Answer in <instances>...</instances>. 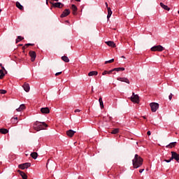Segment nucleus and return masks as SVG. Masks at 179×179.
<instances>
[{"mask_svg": "<svg viewBox=\"0 0 179 179\" xmlns=\"http://www.w3.org/2000/svg\"><path fill=\"white\" fill-rule=\"evenodd\" d=\"M134 169H139L142 164H143V159L138 154H136L134 159L132 160Z\"/></svg>", "mask_w": 179, "mask_h": 179, "instance_id": "obj_1", "label": "nucleus"}, {"mask_svg": "<svg viewBox=\"0 0 179 179\" xmlns=\"http://www.w3.org/2000/svg\"><path fill=\"white\" fill-rule=\"evenodd\" d=\"M34 129L37 131H41V129H45L47 128V124L45 122H36Z\"/></svg>", "mask_w": 179, "mask_h": 179, "instance_id": "obj_2", "label": "nucleus"}, {"mask_svg": "<svg viewBox=\"0 0 179 179\" xmlns=\"http://www.w3.org/2000/svg\"><path fill=\"white\" fill-rule=\"evenodd\" d=\"M150 107H151V111H152V113H156V111H157V109L159 108V103L156 102H152L150 103Z\"/></svg>", "mask_w": 179, "mask_h": 179, "instance_id": "obj_3", "label": "nucleus"}, {"mask_svg": "<svg viewBox=\"0 0 179 179\" xmlns=\"http://www.w3.org/2000/svg\"><path fill=\"white\" fill-rule=\"evenodd\" d=\"M151 51H158L159 52H162V51H164V48L160 45H155L151 48Z\"/></svg>", "mask_w": 179, "mask_h": 179, "instance_id": "obj_4", "label": "nucleus"}, {"mask_svg": "<svg viewBox=\"0 0 179 179\" xmlns=\"http://www.w3.org/2000/svg\"><path fill=\"white\" fill-rule=\"evenodd\" d=\"M31 166V164L29 162H26L24 164H21L18 165V169H20L21 170H25V169H29Z\"/></svg>", "mask_w": 179, "mask_h": 179, "instance_id": "obj_5", "label": "nucleus"}, {"mask_svg": "<svg viewBox=\"0 0 179 179\" xmlns=\"http://www.w3.org/2000/svg\"><path fill=\"white\" fill-rule=\"evenodd\" d=\"M132 96L131 97V101L133 103H139V96L138 94H135L134 92L132 93Z\"/></svg>", "mask_w": 179, "mask_h": 179, "instance_id": "obj_6", "label": "nucleus"}, {"mask_svg": "<svg viewBox=\"0 0 179 179\" xmlns=\"http://www.w3.org/2000/svg\"><path fill=\"white\" fill-rule=\"evenodd\" d=\"M29 56L31 57V62H34V61L36 60V52L31 50L29 51Z\"/></svg>", "mask_w": 179, "mask_h": 179, "instance_id": "obj_7", "label": "nucleus"}, {"mask_svg": "<svg viewBox=\"0 0 179 179\" xmlns=\"http://www.w3.org/2000/svg\"><path fill=\"white\" fill-rule=\"evenodd\" d=\"M70 13H71V10H69V9H66L65 10L63 11L60 17H66V16H68V15H69Z\"/></svg>", "mask_w": 179, "mask_h": 179, "instance_id": "obj_8", "label": "nucleus"}, {"mask_svg": "<svg viewBox=\"0 0 179 179\" xmlns=\"http://www.w3.org/2000/svg\"><path fill=\"white\" fill-rule=\"evenodd\" d=\"M75 134H76V131H75L72 129H69L66 131V135H67V136H69V138H72V136H73V135H75Z\"/></svg>", "mask_w": 179, "mask_h": 179, "instance_id": "obj_9", "label": "nucleus"}, {"mask_svg": "<svg viewBox=\"0 0 179 179\" xmlns=\"http://www.w3.org/2000/svg\"><path fill=\"white\" fill-rule=\"evenodd\" d=\"M50 3H52V6H54L55 8H62V6H64V4H62L60 2H57V3H52V2H50Z\"/></svg>", "mask_w": 179, "mask_h": 179, "instance_id": "obj_10", "label": "nucleus"}, {"mask_svg": "<svg viewBox=\"0 0 179 179\" xmlns=\"http://www.w3.org/2000/svg\"><path fill=\"white\" fill-rule=\"evenodd\" d=\"M172 157H173V159L176 160V162H179L178 154L174 151L171 152Z\"/></svg>", "mask_w": 179, "mask_h": 179, "instance_id": "obj_11", "label": "nucleus"}, {"mask_svg": "<svg viewBox=\"0 0 179 179\" xmlns=\"http://www.w3.org/2000/svg\"><path fill=\"white\" fill-rule=\"evenodd\" d=\"M42 114H50V108L48 107L41 108Z\"/></svg>", "mask_w": 179, "mask_h": 179, "instance_id": "obj_12", "label": "nucleus"}, {"mask_svg": "<svg viewBox=\"0 0 179 179\" xmlns=\"http://www.w3.org/2000/svg\"><path fill=\"white\" fill-rule=\"evenodd\" d=\"M117 80H120V82H125V83L129 84V80L127 78H117Z\"/></svg>", "mask_w": 179, "mask_h": 179, "instance_id": "obj_13", "label": "nucleus"}, {"mask_svg": "<svg viewBox=\"0 0 179 179\" xmlns=\"http://www.w3.org/2000/svg\"><path fill=\"white\" fill-rule=\"evenodd\" d=\"M106 44H107V45H108L109 47H113V48H115V47H116L114 42L111 41L106 42Z\"/></svg>", "mask_w": 179, "mask_h": 179, "instance_id": "obj_14", "label": "nucleus"}, {"mask_svg": "<svg viewBox=\"0 0 179 179\" xmlns=\"http://www.w3.org/2000/svg\"><path fill=\"white\" fill-rule=\"evenodd\" d=\"M159 5L162 9H164V10H168V11L170 10V8L168 6L164 5V3H160Z\"/></svg>", "mask_w": 179, "mask_h": 179, "instance_id": "obj_15", "label": "nucleus"}, {"mask_svg": "<svg viewBox=\"0 0 179 179\" xmlns=\"http://www.w3.org/2000/svg\"><path fill=\"white\" fill-rule=\"evenodd\" d=\"M18 173H20L22 179H27V175H26L24 172L22 171H18Z\"/></svg>", "mask_w": 179, "mask_h": 179, "instance_id": "obj_16", "label": "nucleus"}, {"mask_svg": "<svg viewBox=\"0 0 179 179\" xmlns=\"http://www.w3.org/2000/svg\"><path fill=\"white\" fill-rule=\"evenodd\" d=\"M22 87H23L24 90H30V85L27 83H25L22 85Z\"/></svg>", "mask_w": 179, "mask_h": 179, "instance_id": "obj_17", "label": "nucleus"}, {"mask_svg": "<svg viewBox=\"0 0 179 179\" xmlns=\"http://www.w3.org/2000/svg\"><path fill=\"white\" fill-rule=\"evenodd\" d=\"M71 9H72V10H73V15H76V12L78 11V7H76V6H75V4H73V5L71 6Z\"/></svg>", "mask_w": 179, "mask_h": 179, "instance_id": "obj_18", "label": "nucleus"}, {"mask_svg": "<svg viewBox=\"0 0 179 179\" xmlns=\"http://www.w3.org/2000/svg\"><path fill=\"white\" fill-rule=\"evenodd\" d=\"M113 15V11L111 10V8H108V15H107V19H110L111 17V15Z\"/></svg>", "mask_w": 179, "mask_h": 179, "instance_id": "obj_19", "label": "nucleus"}, {"mask_svg": "<svg viewBox=\"0 0 179 179\" xmlns=\"http://www.w3.org/2000/svg\"><path fill=\"white\" fill-rule=\"evenodd\" d=\"M176 145H177V142L171 143L166 145V148H170V149H171L173 148H176Z\"/></svg>", "mask_w": 179, "mask_h": 179, "instance_id": "obj_20", "label": "nucleus"}, {"mask_svg": "<svg viewBox=\"0 0 179 179\" xmlns=\"http://www.w3.org/2000/svg\"><path fill=\"white\" fill-rule=\"evenodd\" d=\"M15 5H16L17 8H18V9H20V10H23V9H24L23 6H22V4H20V3L19 1H17Z\"/></svg>", "mask_w": 179, "mask_h": 179, "instance_id": "obj_21", "label": "nucleus"}, {"mask_svg": "<svg viewBox=\"0 0 179 179\" xmlns=\"http://www.w3.org/2000/svg\"><path fill=\"white\" fill-rule=\"evenodd\" d=\"M113 72L116 71V72H120V71H125V68L124 67H119V68H115L113 69Z\"/></svg>", "mask_w": 179, "mask_h": 179, "instance_id": "obj_22", "label": "nucleus"}, {"mask_svg": "<svg viewBox=\"0 0 179 179\" xmlns=\"http://www.w3.org/2000/svg\"><path fill=\"white\" fill-rule=\"evenodd\" d=\"M24 108H26V106H24V104H22L18 108L16 109V111L20 112L22 111V110H24Z\"/></svg>", "mask_w": 179, "mask_h": 179, "instance_id": "obj_23", "label": "nucleus"}, {"mask_svg": "<svg viewBox=\"0 0 179 179\" xmlns=\"http://www.w3.org/2000/svg\"><path fill=\"white\" fill-rule=\"evenodd\" d=\"M31 157H32V159H37V157H38V154H37V152H34L31 153Z\"/></svg>", "mask_w": 179, "mask_h": 179, "instance_id": "obj_24", "label": "nucleus"}, {"mask_svg": "<svg viewBox=\"0 0 179 179\" xmlns=\"http://www.w3.org/2000/svg\"><path fill=\"white\" fill-rule=\"evenodd\" d=\"M98 72L97 71H90L89 73H88V76H96L98 75Z\"/></svg>", "mask_w": 179, "mask_h": 179, "instance_id": "obj_25", "label": "nucleus"}, {"mask_svg": "<svg viewBox=\"0 0 179 179\" xmlns=\"http://www.w3.org/2000/svg\"><path fill=\"white\" fill-rule=\"evenodd\" d=\"M99 101L101 108H104V104L103 103V98H101V96L99 97Z\"/></svg>", "mask_w": 179, "mask_h": 179, "instance_id": "obj_26", "label": "nucleus"}, {"mask_svg": "<svg viewBox=\"0 0 179 179\" xmlns=\"http://www.w3.org/2000/svg\"><path fill=\"white\" fill-rule=\"evenodd\" d=\"M9 131L7 129H0V134H3V135L8 134Z\"/></svg>", "mask_w": 179, "mask_h": 179, "instance_id": "obj_27", "label": "nucleus"}, {"mask_svg": "<svg viewBox=\"0 0 179 179\" xmlns=\"http://www.w3.org/2000/svg\"><path fill=\"white\" fill-rule=\"evenodd\" d=\"M113 69L110 70V71H104L103 73H102V75L104 76V75H111V73H113Z\"/></svg>", "mask_w": 179, "mask_h": 179, "instance_id": "obj_28", "label": "nucleus"}, {"mask_svg": "<svg viewBox=\"0 0 179 179\" xmlns=\"http://www.w3.org/2000/svg\"><path fill=\"white\" fill-rule=\"evenodd\" d=\"M24 38L19 36H17V39L15 40V43L17 44V43H20V41H22V40H24Z\"/></svg>", "mask_w": 179, "mask_h": 179, "instance_id": "obj_29", "label": "nucleus"}, {"mask_svg": "<svg viewBox=\"0 0 179 179\" xmlns=\"http://www.w3.org/2000/svg\"><path fill=\"white\" fill-rule=\"evenodd\" d=\"M62 61L64 62H69V58L67 56H63L62 57Z\"/></svg>", "mask_w": 179, "mask_h": 179, "instance_id": "obj_30", "label": "nucleus"}, {"mask_svg": "<svg viewBox=\"0 0 179 179\" xmlns=\"http://www.w3.org/2000/svg\"><path fill=\"white\" fill-rule=\"evenodd\" d=\"M119 132H120L119 129H115L111 131V134H113V135H115V134H118Z\"/></svg>", "mask_w": 179, "mask_h": 179, "instance_id": "obj_31", "label": "nucleus"}, {"mask_svg": "<svg viewBox=\"0 0 179 179\" xmlns=\"http://www.w3.org/2000/svg\"><path fill=\"white\" fill-rule=\"evenodd\" d=\"M5 76V73H3V70H0V79H3Z\"/></svg>", "mask_w": 179, "mask_h": 179, "instance_id": "obj_32", "label": "nucleus"}, {"mask_svg": "<svg viewBox=\"0 0 179 179\" xmlns=\"http://www.w3.org/2000/svg\"><path fill=\"white\" fill-rule=\"evenodd\" d=\"M11 121L13 122V124H17V117H13Z\"/></svg>", "mask_w": 179, "mask_h": 179, "instance_id": "obj_33", "label": "nucleus"}, {"mask_svg": "<svg viewBox=\"0 0 179 179\" xmlns=\"http://www.w3.org/2000/svg\"><path fill=\"white\" fill-rule=\"evenodd\" d=\"M113 62H114V59H111L109 60V61H106V62H105V64H113Z\"/></svg>", "mask_w": 179, "mask_h": 179, "instance_id": "obj_34", "label": "nucleus"}, {"mask_svg": "<svg viewBox=\"0 0 179 179\" xmlns=\"http://www.w3.org/2000/svg\"><path fill=\"white\" fill-rule=\"evenodd\" d=\"M0 66L1 67V71H5V72H6V73L8 72V71H6V70L5 69V67H3V66H2V64H0Z\"/></svg>", "mask_w": 179, "mask_h": 179, "instance_id": "obj_35", "label": "nucleus"}, {"mask_svg": "<svg viewBox=\"0 0 179 179\" xmlns=\"http://www.w3.org/2000/svg\"><path fill=\"white\" fill-rule=\"evenodd\" d=\"M31 46V47H33V45H34V43H27V44H25V46L26 47H29V46Z\"/></svg>", "mask_w": 179, "mask_h": 179, "instance_id": "obj_36", "label": "nucleus"}, {"mask_svg": "<svg viewBox=\"0 0 179 179\" xmlns=\"http://www.w3.org/2000/svg\"><path fill=\"white\" fill-rule=\"evenodd\" d=\"M6 90H0V94H6Z\"/></svg>", "mask_w": 179, "mask_h": 179, "instance_id": "obj_37", "label": "nucleus"}, {"mask_svg": "<svg viewBox=\"0 0 179 179\" xmlns=\"http://www.w3.org/2000/svg\"><path fill=\"white\" fill-rule=\"evenodd\" d=\"M61 73H62V71L58 72V73H55V76H59V75H61Z\"/></svg>", "mask_w": 179, "mask_h": 179, "instance_id": "obj_38", "label": "nucleus"}, {"mask_svg": "<svg viewBox=\"0 0 179 179\" xmlns=\"http://www.w3.org/2000/svg\"><path fill=\"white\" fill-rule=\"evenodd\" d=\"M169 100H171L173 99V94H171L169 96Z\"/></svg>", "mask_w": 179, "mask_h": 179, "instance_id": "obj_39", "label": "nucleus"}, {"mask_svg": "<svg viewBox=\"0 0 179 179\" xmlns=\"http://www.w3.org/2000/svg\"><path fill=\"white\" fill-rule=\"evenodd\" d=\"M164 162H166V163H170L171 161L170 159H164Z\"/></svg>", "mask_w": 179, "mask_h": 179, "instance_id": "obj_40", "label": "nucleus"}, {"mask_svg": "<svg viewBox=\"0 0 179 179\" xmlns=\"http://www.w3.org/2000/svg\"><path fill=\"white\" fill-rule=\"evenodd\" d=\"M75 113H80V110L79 109H76L74 110Z\"/></svg>", "mask_w": 179, "mask_h": 179, "instance_id": "obj_41", "label": "nucleus"}, {"mask_svg": "<svg viewBox=\"0 0 179 179\" xmlns=\"http://www.w3.org/2000/svg\"><path fill=\"white\" fill-rule=\"evenodd\" d=\"M169 160L171 162V160H174V158L173 157V155H171V157L169 159Z\"/></svg>", "mask_w": 179, "mask_h": 179, "instance_id": "obj_42", "label": "nucleus"}, {"mask_svg": "<svg viewBox=\"0 0 179 179\" xmlns=\"http://www.w3.org/2000/svg\"><path fill=\"white\" fill-rule=\"evenodd\" d=\"M145 171V169H140L139 170V173H143V171Z\"/></svg>", "mask_w": 179, "mask_h": 179, "instance_id": "obj_43", "label": "nucleus"}, {"mask_svg": "<svg viewBox=\"0 0 179 179\" xmlns=\"http://www.w3.org/2000/svg\"><path fill=\"white\" fill-rule=\"evenodd\" d=\"M147 134L148 135V136H150V135H151L150 131H148L147 132Z\"/></svg>", "mask_w": 179, "mask_h": 179, "instance_id": "obj_44", "label": "nucleus"}, {"mask_svg": "<svg viewBox=\"0 0 179 179\" xmlns=\"http://www.w3.org/2000/svg\"><path fill=\"white\" fill-rule=\"evenodd\" d=\"M106 6L107 9H108V8H110V7H108V3H106Z\"/></svg>", "mask_w": 179, "mask_h": 179, "instance_id": "obj_45", "label": "nucleus"}, {"mask_svg": "<svg viewBox=\"0 0 179 179\" xmlns=\"http://www.w3.org/2000/svg\"><path fill=\"white\" fill-rule=\"evenodd\" d=\"M22 50H26V45L22 47Z\"/></svg>", "mask_w": 179, "mask_h": 179, "instance_id": "obj_46", "label": "nucleus"}, {"mask_svg": "<svg viewBox=\"0 0 179 179\" xmlns=\"http://www.w3.org/2000/svg\"><path fill=\"white\" fill-rule=\"evenodd\" d=\"M113 120V117H109V121H111Z\"/></svg>", "mask_w": 179, "mask_h": 179, "instance_id": "obj_47", "label": "nucleus"}, {"mask_svg": "<svg viewBox=\"0 0 179 179\" xmlns=\"http://www.w3.org/2000/svg\"><path fill=\"white\" fill-rule=\"evenodd\" d=\"M46 5H48V0H46Z\"/></svg>", "mask_w": 179, "mask_h": 179, "instance_id": "obj_48", "label": "nucleus"}, {"mask_svg": "<svg viewBox=\"0 0 179 179\" xmlns=\"http://www.w3.org/2000/svg\"><path fill=\"white\" fill-rule=\"evenodd\" d=\"M143 118H144V120H146V116H143Z\"/></svg>", "mask_w": 179, "mask_h": 179, "instance_id": "obj_49", "label": "nucleus"}, {"mask_svg": "<svg viewBox=\"0 0 179 179\" xmlns=\"http://www.w3.org/2000/svg\"><path fill=\"white\" fill-rule=\"evenodd\" d=\"M77 2H80V0H76Z\"/></svg>", "mask_w": 179, "mask_h": 179, "instance_id": "obj_50", "label": "nucleus"}, {"mask_svg": "<svg viewBox=\"0 0 179 179\" xmlns=\"http://www.w3.org/2000/svg\"><path fill=\"white\" fill-rule=\"evenodd\" d=\"M53 1H55V2H58V1H59V0H53Z\"/></svg>", "mask_w": 179, "mask_h": 179, "instance_id": "obj_51", "label": "nucleus"}, {"mask_svg": "<svg viewBox=\"0 0 179 179\" xmlns=\"http://www.w3.org/2000/svg\"><path fill=\"white\" fill-rule=\"evenodd\" d=\"M25 92H26L27 93H29V90H25Z\"/></svg>", "mask_w": 179, "mask_h": 179, "instance_id": "obj_52", "label": "nucleus"}, {"mask_svg": "<svg viewBox=\"0 0 179 179\" xmlns=\"http://www.w3.org/2000/svg\"><path fill=\"white\" fill-rule=\"evenodd\" d=\"M122 58H125V57L124 56H122Z\"/></svg>", "mask_w": 179, "mask_h": 179, "instance_id": "obj_53", "label": "nucleus"}, {"mask_svg": "<svg viewBox=\"0 0 179 179\" xmlns=\"http://www.w3.org/2000/svg\"><path fill=\"white\" fill-rule=\"evenodd\" d=\"M2 12V10H0V13Z\"/></svg>", "mask_w": 179, "mask_h": 179, "instance_id": "obj_54", "label": "nucleus"}, {"mask_svg": "<svg viewBox=\"0 0 179 179\" xmlns=\"http://www.w3.org/2000/svg\"><path fill=\"white\" fill-rule=\"evenodd\" d=\"M22 45H22V44L20 45V46H22Z\"/></svg>", "mask_w": 179, "mask_h": 179, "instance_id": "obj_55", "label": "nucleus"}, {"mask_svg": "<svg viewBox=\"0 0 179 179\" xmlns=\"http://www.w3.org/2000/svg\"><path fill=\"white\" fill-rule=\"evenodd\" d=\"M23 53L24 54V50H23Z\"/></svg>", "mask_w": 179, "mask_h": 179, "instance_id": "obj_56", "label": "nucleus"}, {"mask_svg": "<svg viewBox=\"0 0 179 179\" xmlns=\"http://www.w3.org/2000/svg\"><path fill=\"white\" fill-rule=\"evenodd\" d=\"M178 13L179 14V11H178Z\"/></svg>", "mask_w": 179, "mask_h": 179, "instance_id": "obj_57", "label": "nucleus"}, {"mask_svg": "<svg viewBox=\"0 0 179 179\" xmlns=\"http://www.w3.org/2000/svg\"><path fill=\"white\" fill-rule=\"evenodd\" d=\"M178 163H179V161H178Z\"/></svg>", "mask_w": 179, "mask_h": 179, "instance_id": "obj_58", "label": "nucleus"}]
</instances>
